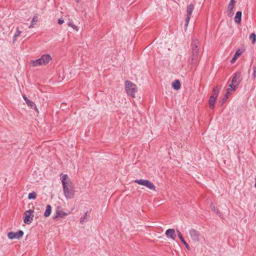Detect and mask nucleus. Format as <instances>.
Listing matches in <instances>:
<instances>
[{"instance_id":"nucleus-1","label":"nucleus","mask_w":256,"mask_h":256,"mask_svg":"<svg viewBox=\"0 0 256 256\" xmlns=\"http://www.w3.org/2000/svg\"><path fill=\"white\" fill-rule=\"evenodd\" d=\"M61 179L64 196L67 199L74 198L75 190L72 183L68 178L66 174L62 175Z\"/></svg>"},{"instance_id":"nucleus-2","label":"nucleus","mask_w":256,"mask_h":256,"mask_svg":"<svg viewBox=\"0 0 256 256\" xmlns=\"http://www.w3.org/2000/svg\"><path fill=\"white\" fill-rule=\"evenodd\" d=\"M200 42L196 38L192 40L191 44V56L188 59V63L192 66H195L198 62Z\"/></svg>"},{"instance_id":"nucleus-3","label":"nucleus","mask_w":256,"mask_h":256,"mask_svg":"<svg viewBox=\"0 0 256 256\" xmlns=\"http://www.w3.org/2000/svg\"><path fill=\"white\" fill-rule=\"evenodd\" d=\"M125 88L128 94L132 98L135 97V93L137 92L136 86L130 81L125 82Z\"/></svg>"},{"instance_id":"nucleus-4","label":"nucleus","mask_w":256,"mask_h":256,"mask_svg":"<svg viewBox=\"0 0 256 256\" xmlns=\"http://www.w3.org/2000/svg\"><path fill=\"white\" fill-rule=\"evenodd\" d=\"M242 80V78L240 72H236L232 80V83L228 86L229 88L232 89V91L236 90V88L239 85Z\"/></svg>"},{"instance_id":"nucleus-5","label":"nucleus","mask_w":256,"mask_h":256,"mask_svg":"<svg viewBox=\"0 0 256 256\" xmlns=\"http://www.w3.org/2000/svg\"><path fill=\"white\" fill-rule=\"evenodd\" d=\"M134 182L145 186L148 188L152 190H156V186L154 185L150 181L147 180H144V179H140V180H136L134 181Z\"/></svg>"},{"instance_id":"nucleus-6","label":"nucleus","mask_w":256,"mask_h":256,"mask_svg":"<svg viewBox=\"0 0 256 256\" xmlns=\"http://www.w3.org/2000/svg\"><path fill=\"white\" fill-rule=\"evenodd\" d=\"M189 234L192 240L194 242H196L200 241V233L198 231L195 229L192 228L190 230Z\"/></svg>"},{"instance_id":"nucleus-7","label":"nucleus","mask_w":256,"mask_h":256,"mask_svg":"<svg viewBox=\"0 0 256 256\" xmlns=\"http://www.w3.org/2000/svg\"><path fill=\"white\" fill-rule=\"evenodd\" d=\"M34 213V211L31 210H26L24 214V222L26 224H30L32 220H33L34 215L32 214Z\"/></svg>"},{"instance_id":"nucleus-8","label":"nucleus","mask_w":256,"mask_h":256,"mask_svg":"<svg viewBox=\"0 0 256 256\" xmlns=\"http://www.w3.org/2000/svg\"><path fill=\"white\" fill-rule=\"evenodd\" d=\"M23 235L24 232L21 230H18L16 232H11L8 234V236L10 240H13L14 238L20 239V238L22 237Z\"/></svg>"},{"instance_id":"nucleus-9","label":"nucleus","mask_w":256,"mask_h":256,"mask_svg":"<svg viewBox=\"0 0 256 256\" xmlns=\"http://www.w3.org/2000/svg\"><path fill=\"white\" fill-rule=\"evenodd\" d=\"M166 235L168 237V238H170L173 240H176V233L175 230L173 228H170L166 230L165 232Z\"/></svg>"},{"instance_id":"nucleus-10","label":"nucleus","mask_w":256,"mask_h":256,"mask_svg":"<svg viewBox=\"0 0 256 256\" xmlns=\"http://www.w3.org/2000/svg\"><path fill=\"white\" fill-rule=\"evenodd\" d=\"M40 58L44 65L47 64L52 60L51 56L48 54L42 55Z\"/></svg>"},{"instance_id":"nucleus-11","label":"nucleus","mask_w":256,"mask_h":256,"mask_svg":"<svg viewBox=\"0 0 256 256\" xmlns=\"http://www.w3.org/2000/svg\"><path fill=\"white\" fill-rule=\"evenodd\" d=\"M194 9V4H190L188 6L187 8H186V14H187L186 18H190Z\"/></svg>"},{"instance_id":"nucleus-12","label":"nucleus","mask_w":256,"mask_h":256,"mask_svg":"<svg viewBox=\"0 0 256 256\" xmlns=\"http://www.w3.org/2000/svg\"><path fill=\"white\" fill-rule=\"evenodd\" d=\"M30 64L32 66H37L44 65L40 58L37 60L30 61Z\"/></svg>"},{"instance_id":"nucleus-13","label":"nucleus","mask_w":256,"mask_h":256,"mask_svg":"<svg viewBox=\"0 0 256 256\" xmlns=\"http://www.w3.org/2000/svg\"><path fill=\"white\" fill-rule=\"evenodd\" d=\"M242 12L240 11L237 12L234 18V21L236 23L240 24L242 20Z\"/></svg>"},{"instance_id":"nucleus-14","label":"nucleus","mask_w":256,"mask_h":256,"mask_svg":"<svg viewBox=\"0 0 256 256\" xmlns=\"http://www.w3.org/2000/svg\"><path fill=\"white\" fill-rule=\"evenodd\" d=\"M220 88L218 86H216L213 90L212 94L211 96H214L215 98H217V96L219 94Z\"/></svg>"},{"instance_id":"nucleus-15","label":"nucleus","mask_w":256,"mask_h":256,"mask_svg":"<svg viewBox=\"0 0 256 256\" xmlns=\"http://www.w3.org/2000/svg\"><path fill=\"white\" fill-rule=\"evenodd\" d=\"M172 86L174 90H179L180 87V81L178 80H175L174 82H172Z\"/></svg>"},{"instance_id":"nucleus-16","label":"nucleus","mask_w":256,"mask_h":256,"mask_svg":"<svg viewBox=\"0 0 256 256\" xmlns=\"http://www.w3.org/2000/svg\"><path fill=\"white\" fill-rule=\"evenodd\" d=\"M52 212V206L50 204H48L46 206V210L44 213L45 217H48L50 215Z\"/></svg>"},{"instance_id":"nucleus-17","label":"nucleus","mask_w":256,"mask_h":256,"mask_svg":"<svg viewBox=\"0 0 256 256\" xmlns=\"http://www.w3.org/2000/svg\"><path fill=\"white\" fill-rule=\"evenodd\" d=\"M66 214V213L63 212L62 211L58 210L56 212V216H54V219H56L58 217L62 218Z\"/></svg>"},{"instance_id":"nucleus-18","label":"nucleus","mask_w":256,"mask_h":256,"mask_svg":"<svg viewBox=\"0 0 256 256\" xmlns=\"http://www.w3.org/2000/svg\"><path fill=\"white\" fill-rule=\"evenodd\" d=\"M216 98H214V96H210L209 99V104L210 108L211 109H213L214 108V105L216 102Z\"/></svg>"},{"instance_id":"nucleus-19","label":"nucleus","mask_w":256,"mask_h":256,"mask_svg":"<svg viewBox=\"0 0 256 256\" xmlns=\"http://www.w3.org/2000/svg\"><path fill=\"white\" fill-rule=\"evenodd\" d=\"M231 92H232V89L230 88L226 89V92L222 99L223 102H224L228 98V96L231 94Z\"/></svg>"},{"instance_id":"nucleus-20","label":"nucleus","mask_w":256,"mask_h":256,"mask_svg":"<svg viewBox=\"0 0 256 256\" xmlns=\"http://www.w3.org/2000/svg\"><path fill=\"white\" fill-rule=\"evenodd\" d=\"M27 105L32 108L38 110L35 104L32 100H28L26 102Z\"/></svg>"},{"instance_id":"nucleus-21","label":"nucleus","mask_w":256,"mask_h":256,"mask_svg":"<svg viewBox=\"0 0 256 256\" xmlns=\"http://www.w3.org/2000/svg\"><path fill=\"white\" fill-rule=\"evenodd\" d=\"M210 208H212V210L214 212H216L217 214H218L220 216H221V214H220V212L219 211V210L216 208L214 205V204H210Z\"/></svg>"},{"instance_id":"nucleus-22","label":"nucleus","mask_w":256,"mask_h":256,"mask_svg":"<svg viewBox=\"0 0 256 256\" xmlns=\"http://www.w3.org/2000/svg\"><path fill=\"white\" fill-rule=\"evenodd\" d=\"M234 6H235V1H234V0H230V3L228 4V8L230 10H233V9L234 8Z\"/></svg>"},{"instance_id":"nucleus-23","label":"nucleus","mask_w":256,"mask_h":256,"mask_svg":"<svg viewBox=\"0 0 256 256\" xmlns=\"http://www.w3.org/2000/svg\"><path fill=\"white\" fill-rule=\"evenodd\" d=\"M249 38L252 40V43L254 44L256 40V35L254 33H252L249 36Z\"/></svg>"},{"instance_id":"nucleus-24","label":"nucleus","mask_w":256,"mask_h":256,"mask_svg":"<svg viewBox=\"0 0 256 256\" xmlns=\"http://www.w3.org/2000/svg\"><path fill=\"white\" fill-rule=\"evenodd\" d=\"M20 34H21V32L20 31L19 28H17L16 29V33L14 36V41L16 40L17 37H18L20 35Z\"/></svg>"},{"instance_id":"nucleus-25","label":"nucleus","mask_w":256,"mask_h":256,"mask_svg":"<svg viewBox=\"0 0 256 256\" xmlns=\"http://www.w3.org/2000/svg\"><path fill=\"white\" fill-rule=\"evenodd\" d=\"M36 192H33L28 194V198L29 200L35 199L36 198Z\"/></svg>"},{"instance_id":"nucleus-26","label":"nucleus","mask_w":256,"mask_h":256,"mask_svg":"<svg viewBox=\"0 0 256 256\" xmlns=\"http://www.w3.org/2000/svg\"><path fill=\"white\" fill-rule=\"evenodd\" d=\"M37 16H34V18H33L32 21V24H30V26H29V28H32L34 25L36 24V22H37Z\"/></svg>"},{"instance_id":"nucleus-27","label":"nucleus","mask_w":256,"mask_h":256,"mask_svg":"<svg viewBox=\"0 0 256 256\" xmlns=\"http://www.w3.org/2000/svg\"><path fill=\"white\" fill-rule=\"evenodd\" d=\"M87 214L88 212H86L84 214V216L82 217H81V218H80V222L82 224H83L84 222H85V220H86L87 218Z\"/></svg>"},{"instance_id":"nucleus-28","label":"nucleus","mask_w":256,"mask_h":256,"mask_svg":"<svg viewBox=\"0 0 256 256\" xmlns=\"http://www.w3.org/2000/svg\"><path fill=\"white\" fill-rule=\"evenodd\" d=\"M184 245V246H186V248L188 249V250H190V246L186 242V240H184V238H182L180 239Z\"/></svg>"},{"instance_id":"nucleus-29","label":"nucleus","mask_w":256,"mask_h":256,"mask_svg":"<svg viewBox=\"0 0 256 256\" xmlns=\"http://www.w3.org/2000/svg\"><path fill=\"white\" fill-rule=\"evenodd\" d=\"M68 25L69 26H70L72 28H73L76 32H78V27L74 25L72 22H69L68 23Z\"/></svg>"},{"instance_id":"nucleus-30","label":"nucleus","mask_w":256,"mask_h":256,"mask_svg":"<svg viewBox=\"0 0 256 256\" xmlns=\"http://www.w3.org/2000/svg\"><path fill=\"white\" fill-rule=\"evenodd\" d=\"M190 20V18H186V19L185 24H184V26H185L186 28L188 27Z\"/></svg>"},{"instance_id":"nucleus-31","label":"nucleus","mask_w":256,"mask_h":256,"mask_svg":"<svg viewBox=\"0 0 256 256\" xmlns=\"http://www.w3.org/2000/svg\"><path fill=\"white\" fill-rule=\"evenodd\" d=\"M253 69H254V72L252 74V77H253V78L254 79V78H255L256 76V66H254Z\"/></svg>"},{"instance_id":"nucleus-32","label":"nucleus","mask_w":256,"mask_h":256,"mask_svg":"<svg viewBox=\"0 0 256 256\" xmlns=\"http://www.w3.org/2000/svg\"><path fill=\"white\" fill-rule=\"evenodd\" d=\"M228 15L229 17H231L233 15V10H230L228 9Z\"/></svg>"},{"instance_id":"nucleus-33","label":"nucleus","mask_w":256,"mask_h":256,"mask_svg":"<svg viewBox=\"0 0 256 256\" xmlns=\"http://www.w3.org/2000/svg\"><path fill=\"white\" fill-rule=\"evenodd\" d=\"M242 54V52L240 50H238L236 52L234 56H236V57L239 56L241 55Z\"/></svg>"},{"instance_id":"nucleus-34","label":"nucleus","mask_w":256,"mask_h":256,"mask_svg":"<svg viewBox=\"0 0 256 256\" xmlns=\"http://www.w3.org/2000/svg\"><path fill=\"white\" fill-rule=\"evenodd\" d=\"M176 232H177L178 236V238H180V239L182 238H183V236H182V234H181V233H180V232L179 230H177Z\"/></svg>"},{"instance_id":"nucleus-35","label":"nucleus","mask_w":256,"mask_h":256,"mask_svg":"<svg viewBox=\"0 0 256 256\" xmlns=\"http://www.w3.org/2000/svg\"><path fill=\"white\" fill-rule=\"evenodd\" d=\"M58 22V24H62L64 22V20L62 18H59Z\"/></svg>"},{"instance_id":"nucleus-36","label":"nucleus","mask_w":256,"mask_h":256,"mask_svg":"<svg viewBox=\"0 0 256 256\" xmlns=\"http://www.w3.org/2000/svg\"><path fill=\"white\" fill-rule=\"evenodd\" d=\"M237 58L238 57H236V56H234V58H232V60L230 61L231 63H232V64L234 63L235 62V60H236Z\"/></svg>"},{"instance_id":"nucleus-37","label":"nucleus","mask_w":256,"mask_h":256,"mask_svg":"<svg viewBox=\"0 0 256 256\" xmlns=\"http://www.w3.org/2000/svg\"><path fill=\"white\" fill-rule=\"evenodd\" d=\"M22 98L26 102V100H28V99L26 98V96L24 94L22 95Z\"/></svg>"},{"instance_id":"nucleus-38","label":"nucleus","mask_w":256,"mask_h":256,"mask_svg":"<svg viewBox=\"0 0 256 256\" xmlns=\"http://www.w3.org/2000/svg\"><path fill=\"white\" fill-rule=\"evenodd\" d=\"M79 1H80V0H76V2H79Z\"/></svg>"}]
</instances>
